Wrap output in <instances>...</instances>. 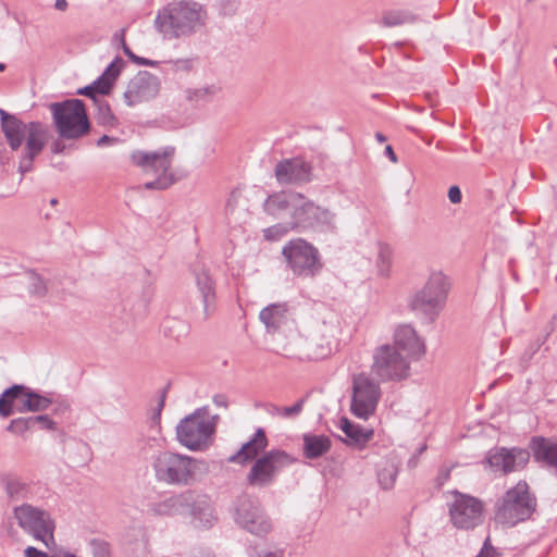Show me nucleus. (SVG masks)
<instances>
[{"instance_id":"31","label":"nucleus","mask_w":557,"mask_h":557,"mask_svg":"<svg viewBox=\"0 0 557 557\" xmlns=\"http://www.w3.org/2000/svg\"><path fill=\"white\" fill-rule=\"evenodd\" d=\"M220 88L216 85H207L199 88L184 89V99L190 103L193 108H201L210 102L219 94Z\"/></svg>"},{"instance_id":"2","label":"nucleus","mask_w":557,"mask_h":557,"mask_svg":"<svg viewBox=\"0 0 557 557\" xmlns=\"http://www.w3.org/2000/svg\"><path fill=\"white\" fill-rule=\"evenodd\" d=\"M207 11L194 0H173L158 9L153 20L156 32L163 40L185 39L206 25Z\"/></svg>"},{"instance_id":"58","label":"nucleus","mask_w":557,"mask_h":557,"mask_svg":"<svg viewBox=\"0 0 557 557\" xmlns=\"http://www.w3.org/2000/svg\"><path fill=\"white\" fill-rule=\"evenodd\" d=\"M120 139L116 138V137H112V136H109V135H102L98 140H97V146L98 147H104V146H109V145H112V144H115V143H119Z\"/></svg>"},{"instance_id":"61","label":"nucleus","mask_w":557,"mask_h":557,"mask_svg":"<svg viewBox=\"0 0 557 557\" xmlns=\"http://www.w3.org/2000/svg\"><path fill=\"white\" fill-rule=\"evenodd\" d=\"M384 154L394 163L397 162V156L391 145H387L384 149Z\"/></svg>"},{"instance_id":"38","label":"nucleus","mask_w":557,"mask_h":557,"mask_svg":"<svg viewBox=\"0 0 557 557\" xmlns=\"http://www.w3.org/2000/svg\"><path fill=\"white\" fill-rule=\"evenodd\" d=\"M121 47H122L124 54L136 65L156 67L159 64L158 61L135 54L132 51V49L128 47V45L126 44V41L123 37V34L121 35Z\"/></svg>"},{"instance_id":"53","label":"nucleus","mask_w":557,"mask_h":557,"mask_svg":"<svg viewBox=\"0 0 557 557\" xmlns=\"http://www.w3.org/2000/svg\"><path fill=\"white\" fill-rule=\"evenodd\" d=\"M212 401L219 408L227 409L228 407V398L225 394H215Z\"/></svg>"},{"instance_id":"60","label":"nucleus","mask_w":557,"mask_h":557,"mask_svg":"<svg viewBox=\"0 0 557 557\" xmlns=\"http://www.w3.org/2000/svg\"><path fill=\"white\" fill-rule=\"evenodd\" d=\"M264 409L265 411L270 414V416H278V417H282V407H278L274 404H267L264 406Z\"/></svg>"},{"instance_id":"25","label":"nucleus","mask_w":557,"mask_h":557,"mask_svg":"<svg viewBox=\"0 0 557 557\" xmlns=\"http://www.w3.org/2000/svg\"><path fill=\"white\" fill-rule=\"evenodd\" d=\"M530 448L536 461L557 470V443L543 436H534Z\"/></svg>"},{"instance_id":"49","label":"nucleus","mask_w":557,"mask_h":557,"mask_svg":"<svg viewBox=\"0 0 557 557\" xmlns=\"http://www.w3.org/2000/svg\"><path fill=\"white\" fill-rule=\"evenodd\" d=\"M447 196H448V199L451 203L454 205H457V203H460L461 200H462V193H461V189L459 186L457 185H451L449 188H448V193H447Z\"/></svg>"},{"instance_id":"30","label":"nucleus","mask_w":557,"mask_h":557,"mask_svg":"<svg viewBox=\"0 0 557 557\" xmlns=\"http://www.w3.org/2000/svg\"><path fill=\"white\" fill-rule=\"evenodd\" d=\"M0 481L10 500L17 502L28 498L30 494L29 484L16 474L2 473Z\"/></svg>"},{"instance_id":"47","label":"nucleus","mask_w":557,"mask_h":557,"mask_svg":"<svg viewBox=\"0 0 557 557\" xmlns=\"http://www.w3.org/2000/svg\"><path fill=\"white\" fill-rule=\"evenodd\" d=\"M7 431L12 432L17 435H23L27 431L24 417H20V418L11 420V422L7 426Z\"/></svg>"},{"instance_id":"4","label":"nucleus","mask_w":557,"mask_h":557,"mask_svg":"<svg viewBox=\"0 0 557 557\" xmlns=\"http://www.w3.org/2000/svg\"><path fill=\"white\" fill-rule=\"evenodd\" d=\"M53 125L63 139H79L90 131L85 102L78 98L51 102L48 106Z\"/></svg>"},{"instance_id":"20","label":"nucleus","mask_w":557,"mask_h":557,"mask_svg":"<svg viewBox=\"0 0 557 557\" xmlns=\"http://www.w3.org/2000/svg\"><path fill=\"white\" fill-rule=\"evenodd\" d=\"M10 394L15 398L22 394L25 397L24 409H29V412L45 411L55 403L54 394H40L23 384H13L5 388L3 398Z\"/></svg>"},{"instance_id":"40","label":"nucleus","mask_w":557,"mask_h":557,"mask_svg":"<svg viewBox=\"0 0 557 557\" xmlns=\"http://www.w3.org/2000/svg\"><path fill=\"white\" fill-rule=\"evenodd\" d=\"M91 557H112L110 544L100 539H91L88 543Z\"/></svg>"},{"instance_id":"36","label":"nucleus","mask_w":557,"mask_h":557,"mask_svg":"<svg viewBox=\"0 0 557 557\" xmlns=\"http://www.w3.org/2000/svg\"><path fill=\"white\" fill-rule=\"evenodd\" d=\"M97 107L96 120L99 125L102 126H114L116 125V117L113 114L111 107L108 101L100 99L96 103Z\"/></svg>"},{"instance_id":"21","label":"nucleus","mask_w":557,"mask_h":557,"mask_svg":"<svg viewBox=\"0 0 557 557\" xmlns=\"http://www.w3.org/2000/svg\"><path fill=\"white\" fill-rule=\"evenodd\" d=\"M268 444L264 429L258 428L249 441L244 443L236 454L228 457V461L242 466L251 462L265 453Z\"/></svg>"},{"instance_id":"28","label":"nucleus","mask_w":557,"mask_h":557,"mask_svg":"<svg viewBox=\"0 0 557 557\" xmlns=\"http://www.w3.org/2000/svg\"><path fill=\"white\" fill-rule=\"evenodd\" d=\"M287 309V304L282 302L270 304L260 311L259 319L269 333L276 332L285 323Z\"/></svg>"},{"instance_id":"51","label":"nucleus","mask_w":557,"mask_h":557,"mask_svg":"<svg viewBox=\"0 0 557 557\" xmlns=\"http://www.w3.org/2000/svg\"><path fill=\"white\" fill-rule=\"evenodd\" d=\"M24 555H25V557H51L52 556V555H50L44 550H40L34 546L26 547L24 550Z\"/></svg>"},{"instance_id":"12","label":"nucleus","mask_w":557,"mask_h":557,"mask_svg":"<svg viewBox=\"0 0 557 557\" xmlns=\"http://www.w3.org/2000/svg\"><path fill=\"white\" fill-rule=\"evenodd\" d=\"M251 462L246 476L247 483L251 487L264 488L274 484L281 471L294 463L295 458L277 448L265 451Z\"/></svg>"},{"instance_id":"14","label":"nucleus","mask_w":557,"mask_h":557,"mask_svg":"<svg viewBox=\"0 0 557 557\" xmlns=\"http://www.w3.org/2000/svg\"><path fill=\"white\" fill-rule=\"evenodd\" d=\"M381 398L379 382L366 373H359L352 377L351 386V413L362 420H368L377 407Z\"/></svg>"},{"instance_id":"10","label":"nucleus","mask_w":557,"mask_h":557,"mask_svg":"<svg viewBox=\"0 0 557 557\" xmlns=\"http://www.w3.org/2000/svg\"><path fill=\"white\" fill-rule=\"evenodd\" d=\"M282 255L287 268L298 277H315L323 269L319 249L304 238L287 242L282 248Z\"/></svg>"},{"instance_id":"8","label":"nucleus","mask_w":557,"mask_h":557,"mask_svg":"<svg viewBox=\"0 0 557 557\" xmlns=\"http://www.w3.org/2000/svg\"><path fill=\"white\" fill-rule=\"evenodd\" d=\"M213 434L214 422L209 421V408L207 406L197 408L176 425L178 443L193 451L207 449Z\"/></svg>"},{"instance_id":"48","label":"nucleus","mask_w":557,"mask_h":557,"mask_svg":"<svg viewBox=\"0 0 557 557\" xmlns=\"http://www.w3.org/2000/svg\"><path fill=\"white\" fill-rule=\"evenodd\" d=\"M475 557H498L496 548L492 545L490 536L485 539L483 545Z\"/></svg>"},{"instance_id":"34","label":"nucleus","mask_w":557,"mask_h":557,"mask_svg":"<svg viewBox=\"0 0 557 557\" xmlns=\"http://www.w3.org/2000/svg\"><path fill=\"white\" fill-rule=\"evenodd\" d=\"M4 391L0 395V417L8 418L14 412H28L29 409H24L25 397L22 394L13 397L11 394L4 397Z\"/></svg>"},{"instance_id":"18","label":"nucleus","mask_w":557,"mask_h":557,"mask_svg":"<svg viewBox=\"0 0 557 557\" xmlns=\"http://www.w3.org/2000/svg\"><path fill=\"white\" fill-rule=\"evenodd\" d=\"M313 166L302 157L287 158L278 161L274 175L281 185H304L312 181Z\"/></svg>"},{"instance_id":"42","label":"nucleus","mask_w":557,"mask_h":557,"mask_svg":"<svg viewBox=\"0 0 557 557\" xmlns=\"http://www.w3.org/2000/svg\"><path fill=\"white\" fill-rule=\"evenodd\" d=\"M92 90L95 91V95L99 96H106L111 92V89L113 88V85L110 84L108 79L102 77L101 75L98 76L91 84H90Z\"/></svg>"},{"instance_id":"3","label":"nucleus","mask_w":557,"mask_h":557,"mask_svg":"<svg viewBox=\"0 0 557 557\" xmlns=\"http://www.w3.org/2000/svg\"><path fill=\"white\" fill-rule=\"evenodd\" d=\"M151 468L159 483L174 486L190 484L198 473L208 471V463L187 455L162 450L151 458Z\"/></svg>"},{"instance_id":"26","label":"nucleus","mask_w":557,"mask_h":557,"mask_svg":"<svg viewBox=\"0 0 557 557\" xmlns=\"http://www.w3.org/2000/svg\"><path fill=\"white\" fill-rule=\"evenodd\" d=\"M332 441L327 435L304 433L302 434V455L305 458L314 460L330 451Z\"/></svg>"},{"instance_id":"23","label":"nucleus","mask_w":557,"mask_h":557,"mask_svg":"<svg viewBox=\"0 0 557 557\" xmlns=\"http://www.w3.org/2000/svg\"><path fill=\"white\" fill-rule=\"evenodd\" d=\"M304 199L305 196L296 191L274 193L265 199L263 209L268 214L280 215L288 210L295 211Z\"/></svg>"},{"instance_id":"55","label":"nucleus","mask_w":557,"mask_h":557,"mask_svg":"<svg viewBox=\"0 0 557 557\" xmlns=\"http://www.w3.org/2000/svg\"><path fill=\"white\" fill-rule=\"evenodd\" d=\"M54 398H55V403L53 405H57V406L53 410L55 413L65 412L70 409V403L66 399L55 397V396H54Z\"/></svg>"},{"instance_id":"57","label":"nucleus","mask_w":557,"mask_h":557,"mask_svg":"<svg viewBox=\"0 0 557 557\" xmlns=\"http://www.w3.org/2000/svg\"><path fill=\"white\" fill-rule=\"evenodd\" d=\"M24 420L26 423L27 431H29V430H34L37 426L38 421H42L46 419L44 417L29 416V417H24Z\"/></svg>"},{"instance_id":"45","label":"nucleus","mask_w":557,"mask_h":557,"mask_svg":"<svg viewBox=\"0 0 557 557\" xmlns=\"http://www.w3.org/2000/svg\"><path fill=\"white\" fill-rule=\"evenodd\" d=\"M307 397L298 399L293 406L282 407V418H295L302 411Z\"/></svg>"},{"instance_id":"62","label":"nucleus","mask_w":557,"mask_h":557,"mask_svg":"<svg viewBox=\"0 0 557 557\" xmlns=\"http://www.w3.org/2000/svg\"><path fill=\"white\" fill-rule=\"evenodd\" d=\"M69 3L66 0H55L54 2V8L59 11H64L66 10Z\"/></svg>"},{"instance_id":"17","label":"nucleus","mask_w":557,"mask_h":557,"mask_svg":"<svg viewBox=\"0 0 557 557\" xmlns=\"http://www.w3.org/2000/svg\"><path fill=\"white\" fill-rule=\"evenodd\" d=\"M495 521L506 528L522 521V482L510 487L495 505Z\"/></svg>"},{"instance_id":"37","label":"nucleus","mask_w":557,"mask_h":557,"mask_svg":"<svg viewBox=\"0 0 557 557\" xmlns=\"http://www.w3.org/2000/svg\"><path fill=\"white\" fill-rule=\"evenodd\" d=\"M125 66V61L122 57L116 55L104 69L101 76L110 82V84L114 85L115 81L120 76L123 67Z\"/></svg>"},{"instance_id":"32","label":"nucleus","mask_w":557,"mask_h":557,"mask_svg":"<svg viewBox=\"0 0 557 557\" xmlns=\"http://www.w3.org/2000/svg\"><path fill=\"white\" fill-rule=\"evenodd\" d=\"M338 426L345 433L350 444L363 445L373 435L372 430L368 431L346 417L339 419Z\"/></svg>"},{"instance_id":"22","label":"nucleus","mask_w":557,"mask_h":557,"mask_svg":"<svg viewBox=\"0 0 557 557\" xmlns=\"http://www.w3.org/2000/svg\"><path fill=\"white\" fill-rule=\"evenodd\" d=\"M394 343L397 350H403L410 358H420L424 351L425 346L423 341L417 335V332L411 325H400L394 333Z\"/></svg>"},{"instance_id":"16","label":"nucleus","mask_w":557,"mask_h":557,"mask_svg":"<svg viewBox=\"0 0 557 557\" xmlns=\"http://www.w3.org/2000/svg\"><path fill=\"white\" fill-rule=\"evenodd\" d=\"M161 88L160 78L148 72L139 71L127 84L124 91V102L127 107H135L139 103L154 99Z\"/></svg>"},{"instance_id":"56","label":"nucleus","mask_w":557,"mask_h":557,"mask_svg":"<svg viewBox=\"0 0 557 557\" xmlns=\"http://www.w3.org/2000/svg\"><path fill=\"white\" fill-rule=\"evenodd\" d=\"M251 557H283V550H257Z\"/></svg>"},{"instance_id":"35","label":"nucleus","mask_w":557,"mask_h":557,"mask_svg":"<svg viewBox=\"0 0 557 557\" xmlns=\"http://www.w3.org/2000/svg\"><path fill=\"white\" fill-rule=\"evenodd\" d=\"M377 482L381 488L385 491H389L394 487L397 475L398 468L394 463H388L383 468L377 470Z\"/></svg>"},{"instance_id":"15","label":"nucleus","mask_w":557,"mask_h":557,"mask_svg":"<svg viewBox=\"0 0 557 557\" xmlns=\"http://www.w3.org/2000/svg\"><path fill=\"white\" fill-rule=\"evenodd\" d=\"M453 496L448 512L456 529L469 531L482 524L484 504L481 499L459 491H454Z\"/></svg>"},{"instance_id":"46","label":"nucleus","mask_w":557,"mask_h":557,"mask_svg":"<svg viewBox=\"0 0 557 557\" xmlns=\"http://www.w3.org/2000/svg\"><path fill=\"white\" fill-rule=\"evenodd\" d=\"M536 498L529 492V486L524 483V516L530 517L536 509Z\"/></svg>"},{"instance_id":"33","label":"nucleus","mask_w":557,"mask_h":557,"mask_svg":"<svg viewBox=\"0 0 557 557\" xmlns=\"http://www.w3.org/2000/svg\"><path fill=\"white\" fill-rule=\"evenodd\" d=\"M419 20V16L409 10H389L384 12L382 24L385 27H395L404 24H412Z\"/></svg>"},{"instance_id":"29","label":"nucleus","mask_w":557,"mask_h":557,"mask_svg":"<svg viewBox=\"0 0 557 557\" xmlns=\"http://www.w3.org/2000/svg\"><path fill=\"white\" fill-rule=\"evenodd\" d=\"M196 284L201 296L203 313L209 317L215 308L214 282L208 272L202 271L196 274Z\"/></svg>"},{"instance_id":"1","label":"nucleus","mask_w":557,"mask_h":557,"mask_svg":"<svg viewBox=\"0 0 557 557\" xmlns=\"http://www.w3.org/2000/svg\"><path fill=\"white\" fill-rule=\"evenodd\" d=\"M1 131L13 151L25 143L18 162V172L24 175L34 168L35 159L42 152L50 138V128L40 121L25 123L16 115L0 109Z\"/></svg>"},{"instance_id":"54","label":"nucleus","mask_w":557,"mask_h":557,"mask_svg":"<svg viewBox=\"0 0 557 557\" xmlns=\"http://www.w3.org/2000/svg\"><path fill=\"white\" fill-rule=\"evenodd\" d=\"M37 417H44L46 420L38 421L39 429L44 430H55V422L50 419L48 414H38Z\"/></svg>"},{"instance_id":"52","label":"nucleus","mask_w":557,"mask_h":557,"mask_svg":"<svg viewBox=\"0 0 557 557\" xmlns=\"http://www.w3.org/2000/svg\"><path fill=\"white\" fill-rule=\"evenodd\" d=\"M77 95H82V96L90 98L94 103H96L97 101H99L101 99L97 95H95V91L92 90L90 84L85 87L79 88L77 90Z\"/></svg>"},{"instance_id":"11","label":"nucleus","mask_w":557,"mask_h":557,"mask_svg":"<svg viewBox=\"0 0 557 557\" xmlns=\"http://www.w3.org/2000/svg\"><path fill=\"white\" fill-rule=\"evenodd\" d=\"M174 153L173 146H165L156 151L137 150L132 153L134 164L158 174L156 180L145 184L146 189L163 190L174 184L175 178L172 173H169Z\"/></svg>"},{"instance_id":"19","label":"nucleus","mask_w":557,"mask_h":557,"mask_svg":"<svg viewBox=\"0 0 557 557\" xmlns=\"http://www.w3.org/2000/svg\"><path fill=\"white\" fill-rule=\"evenodd\" d=\"M188 505H186V515L190 517L191 524L197 529H210L214 525L218 518L214 515V508L210 497L189 490Z\"/></svg>"},{"instance_id":"6","label":"nucleus","mask_w":557,"mask_h":557,"mask_svg":"<svg viewBox=\"0 0 557 557\" xmlns=\"http://www.w3.org/2000/svg\"><path fill=\"white\" fill-rule=\"evenodd\" d=\"M449 290L448 277L442 272L432 273L423 288L410 300L411 310L431 324L444 308Z\"/></svg>"},{"instance_id":"5","label":"nucleus","mask_w":557,"mask_h":557,"mask_svg":"<svg viewBox=\"0 0 557 557\" xmlns=\"http://www.w3.org/2000/svg\"><path fill=\"white\" fill-rule=\"evenodd\" d=\"M231 513L238 528L255 536L264 537L272 531V520L257 496L238 495L232 504Z\"/></svg>"},{"instance_id":"64","label":"nucleus","mask_w":557,"mask_h":557,"mask_svg":"<svg viewBox=\"0 0 557 557\" xmlns=\"http://www.w3.org/2000/svg\"><path fill=\"white\" fill-rule=\"evenodd\" d=\"M51 557H78L75 553L66 550L63 552L61 555L53 554Z\"/></svg>"},{"instance_id":"9","label":"nucleus","mask_w":557,"mask_h":557,"mask_svg":"<svg viewBox=\"0 0 557 557\" xmlns=\"http://www.w3.org/2000/svg\"><path fill=\"white\" fill-rule=\"evenodd\" d=\"M13 516L25 533L42 542L49 550L57 549L55 522L47 510L30 504H22L13 508Z\"/></svg>"},{"instance_id":"44","label":"nucleus","mask_w":557,"mask_h":557,"mask_svg":"<svg viewBox=\"0 0 557 557\" xmlns=\"http://www.w3.org/2000/svg\"><path fill=\"white\" fill-rule=\"evenodd\" d=\"M170 388V384H168L160 393L159 401L157 407L154 408L152 414H151V422L152 424H159L161 420V412L165 405L166 394Z\"/></svg>"},{"instance_id":"27","label":"nucleus","mask_w":557,"mask_h":557,"mask_svg":"<svg viewBox=\"0 0 557 557\" xmlns=\"http://www.w3.org/2000/svg\"><path fill=\"white\" fill-rule=\"evenodd\" d=\"M188 491L172 495L158 503H154L152 510L159 516L186 515V505H188Z\"/></svg>"},{"instance_id":"13","label":"nucleus","mask_w":557,"mask_h":557,"mask_svg":"<svg viewBox=\"0 0 557 557\" xmlns=\"http://www.w3.org/2000/svg\"><path fill=\"white\" fill-rule=\"evenodd\" d=\"M410 361L389 344L375 348L371 372L381 382L401 381L409 376Z\"/></svg>"},{"instance_id":"39","label":"nucleus","mask_w":557,"mask_h":557,"mask_svg":"<svg viewBox=\"0 0 557 557\" xmlns=\"http://www.w3.org/2000/svg\"><path fill=\"white\" fill-rule=\"evenodd\" d=\"M48 292L46 282L44 278L36 272L29 273V284H28V293L35 297H44Z\"/></svg>"},{"instance_id":"59","label":"nucleus","mask_w":557,"mask_h":557,"mask_svg":"<svg viewBox=\"0 0 557 557\" xmlns=\"http://www.w3.org/2000/svg\"><path fill=\"white\" fill-rule=\"evenodd\" d=\"M64 150H65V144L63 141H61L60 139H55L51 144V152L53 154H61L64 152Z\"/></svg>"},{"instance_id":"50","label":"nucleus","mask_w":557,"mask_h":557,"mask_svg":"<svg viewBox=\"0 0 557 557\" xmlns=\"http://www.w3.org/2000/svg\"><path fill=\"white\" fill-rule=\"evenodd\" d=\"M169 63H171L172 67L176 71H189L191 69V60L189 59L171 60Z\"/></svg>"},{"instance_id":"41","label":"nucleus","mask_w":557,"mask_h":557,"mask_svg":"<svg viewBox=\"0 0 557 557\" xmlns=\"http://www.w3.org/2000/svg\"><path fill=\"white\" fill-rule=\"evenodd\" d=\"M290 225L277 223L264 230V238L268 240H278L285 234H287Z\"/></svg>"},{"instance_id":"24","label":"nucleus","mask_w":557,"mask_h":557,"mask_svg":"<svg viewBox=\"0 0 557 557\" xmlns=\"http://www.w3.org/2000/svg\"><path fill=\"white\" fill-rule=\"evenodd\" d=\"M522 448L513 447H494L486 453L484 462L492 472L508 473L513 470L516 463V453H521Z\"/></svg>"},{"instance_id":"43","label":"nucleus","mask_w":557,"mask_h":557,"mask_svg":"<svg viewBox=\"0 0 557 557\" xmlns=\"http://www.w3.org/2000/svg\"><path fill=\"white\" fill-rule=\"evenodd\" d=\"M92 90L95 91V95L99 96H106L111 92V89L113 88V85L110 84L108 79L102 77L101 75L98 76L91 84H90Z\"/></svg>"},{"instance_id":"63","label":"nucleus","mask_w":557,"mask_h":557,"mask_svg":"<svg viewBox=\"0 0 557 557\" xmlns=\"http://www.w3.org/2000/svg\"><path fill=\"white\" fill-rule=\"evenodd\" d=\"M330 352H331V348L329 346L327 347L321 346L320 351H318L315 356H317V358H324L327 355H330Z\"/></svg>"},{"instance_id":"7","label":"nucleus","mask_w":557,"mask_h":557,"mask_svg":"<svg viewBox=\"0 0 557 557\" xmlns=\"http://www.w3.org/2000/svg\"><path fill=\"white\" fill-rule=\"evenodd\" d=\"M289 225L290 228L298 232H313L324 235H336L338 230L336 214L306 197L290 213Z\"/></svg>"}]
</instances>
